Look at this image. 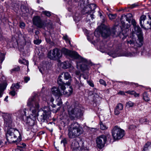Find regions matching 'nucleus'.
<instances>
[{"label":"nucleus","mask_w":151,"mask_h":151,"mask_svg":"<svg viewBox=\"0 0 151 151\" xmlns=\"http://www.w3.org/2000/svg\"><path fill=\"white\" fill-rule=\"evenodd\" d=\"M32 21L33 24L39 28H42L44 24L43 22L42 21L40 17L38 16L34 17Z\"/></svg>","instance_id":"f8f14e48"},{"label":"nucleus","mask_w":151,"mask_h":151,"mask_svg":"<svg viewBox=\"0 0 151 151\" xmlns=\"http://www.w3.org/2000/svg\"><path fill=\"white\" fill-rule=\"evenodd\" d=\"M99 82L101 84L104 85L105 86H106V84L105 82L102 79H100L99 80Z\"/></svg>","instance_id":"e433bc0d"},{"label":"nucleus","mask_w":151,"mask_h":151,"mask_svg":"<svg viewBox=\"0 0 151 151\" xmlns=\"http://www.w3.org/2000/svg\"><path fill=\"white\" fill-rule=\"evenodd\" d=\"M61 76H59L58 79V83L60 86V88L61 92L65 96H69L72 93L73 89L71 87L69 86L70 85V82L69 81L68 83H65L62 81Z\"/></svg>","instance_id":"423d86ee"},{"label":"nucleus","mask_w":151,"mask_h":151,"mask_svg":"<svg viewBox=\"0 0 151 151\" xmlns=\"http://www.w3.org/2000/svg\"><path fill=\"white\" fill-rule=\"evenodd\" d=\"M101 30L100 32L103 37L106 38L111 35V32L109 27L106 26L104 24H102L101 26Z\"/></svg>","instance_id":"9b49d317"},{"label":"nucleus","mask_w":151,"mask_h":151,"mask_svg":"<svg viewBox=\"0 0 151 151\" xmlns=\"http://www.w3.org/2000/svg\"><path fill=\"white\" fill-rule=\"evenodd\" d=\"M27 110H26V109H24V114L26 115V116L27 115Z\"/></svg>","instance_id":"4d7b16f0"},{"label":"nucleus","mask_w":151,"mask_h":151,"mask_svg":"<svg viewBox=\"0 0 151 151\" xmlns=\"http://www.w3.org/2000/svg\"><path fill=\"white\" fill-rule=\"evenodd\" d=\"M132 24L133 25L134 27L135 26H137L136 25V23L135 21L134 20H133L132 21Z\"/></svg>","instance_id":"de8ad7c7"},{"label":"nucleus","mask_w":151,"mask_h":151,"mask_svg":"<svg viewBox=\"0 0 151 151\" xmlns=\"http://www.w3.org/2000/svg\"><path fill=\"white\" fill-rule=\"evenodd\" d=\"M89 148L85 147L84 143L81 142V144L79 149L76 150V151H88Z\"/></svg>","instance_id":"6ab92c4d"},{"label":"nucleus","mask_w":151,"mask_h":151,"mask_svg":"<svg viewBox=\"0 0 151 151\" xmlns=\"http://www.w3.org/2000/svg\"><path fill=\"white\" fill-rule=\"evenodd\" d=\"M42 13L48 17H50L51 15L50 12L49 11H44L42 12Z\"/></svg>","instance_id":"72a5a7b5"},{"label":"nucleus","mask_w":151,"mask_h":151,"mask_svg":"<svg viewBox=\"0 0 151 151\" xmlns=\"http://www.w3.org/2000/svg\"><path fill=\"white\" fill-rule=\"evenodd\" d=\"M61 65L62 68H63L67 69L70 68L69 71L70 72H73L72 70H70L71 69H74V67L71 65L70 63L68 61L62 62Z\"/></svg>","instance_id":"dca6fc26"},{"label":"nucleus","mask_w":151,"mask_h":151,"mask_svg":"<svg viewBox=\"0 0 151 151\" xmlns=\"http://www.w3.org/2000/svg\"><path fill=\"white\" fill-rule=\"evenodd\" d=\"M51 93L55 96H60L62 95L59 88L57 87H53L51 89Z\"/></svg>","instance_id":"2eb2a0df"},{"label":"nucleus","mask_w":151,"mask_h":151,"mask_svg":"<svg viewBox=\"0 0 151 151\" xmlns=\"http://www.w3.org/2000/svg\"><path fill=\"white\" fill-rule=\"evenodd\" d=\"M62 75H63L64 78L66 80H68L71 78L70 75L67 72H64Z\"/></svg>","instance_id":"b1692460"},{"label":"nucleus","mask_w":151,"mask_h":151,"mask_svg":"<svg viewBox=\"0 0 151 151\" xmlns=\"http://www.w3.org/2000/svg\"><path fill=\"white\" fill-rule=\"evenodd\" d=\"M81 143L79 144L76 140H73L71 145V148L72 150V151H76V150L79 149L81 147Z\"/></svg>","instance_id":"f3484780"},{"label":"nucleus","mask_w":151,"mask_h":151,"mask_svg":"<svg viewBox=\"0 0 151 151\" xmlns=\"http://www.w3.org/2000/svg\"><path fill=\"white\" fill-rule=\"evenodd\" d=\"M99 14L100 16L101 17V18H102V17H104L103 16H102L101 13L100 12H99Z\"/></svg>","instance_id":"bf43d9fd"},{"label":"nucleus","mask_w":151,"mask_h":151,"mask_svg":"<svg viewBox=\"0 0 151 151\" xmlns=\"http://www.w3.org/2000/svg\"><path fill=\"white\" fill-rule=\"evenodd\" d=\"M101 129L103 130L106 129L107 128V127L105 124H103L102 122L100 123Z\"/></svg>","instance_id":"c756f323"},{"label":"nucleus","mask_w":151,"mask_h":151,"mask_svg":"<svg viewBox=\"0 0 151 151\" xmlns=\"http://www.w3.org/2000/svg\"><path fill=\"white\" fill-rule=\"evenodd\" d=\"M41 112H42V115L40 116L39 118L41 122H43L46 119L47 117L50 116L51 112L49 110H48L47 111L44 110L42 111Z\"/></svg>","instance_id":"4468645a"},{"label":"nucleus","mask_w":151,"mask_h":151,"mask_svg":"<svg viewBox=\"0 0 151 151\" xmlns=\"http://www.w3.org/2000/svg\"><path fill=\"white\" fill-rule=\"evenodd\" d=\"M125 93L130 94L133 95L135 93V91H134L129 90L126 91Z\"/></svg>","instance_id":"4c0bfd02"},{"label":"nucleus","mask_w":151,"mask_h":151,"mask_svg":"<svg viewBox=\"0 0 151 151\" xmlns=\"http://www.w3.org/2000/svg\"><path fill=\"white\" fill-rule=\"evenodd\" d=\"M122 35L123 36V37H122V39H124L127 36V35L126 33L124 34L123 33H122Z\"/></svg>","instance_id":"49530a36"},{"label":"nucleus","mask_w":151,"mask_h":151,"mask_svg":"<svg viewBox=\"0 0 151 151\" xmlns=\"http://www.w3.org/2000/svg\"><path fill=\"white\" fill-rule=\"evenodd\" d=\"M101 18L102 19V22H104L106 20V19H105V18L104 17V16L102 17V18Z\"/></svg>","instance_id":"6e6d98bb"},{"label":"nucleus","mask_w":151,"mask_h":151,"mask_svg":"<svg viewBox=\"0 0 151 151\" xmlns=\"http://www.w3.org/2000/svg\"><path fill=\"white\" fill-rule=\"evenodd\" d=\"M96 5L94 4H92L90 5L89 8L91 11H93L96 8Z\"/></svg>","instance_id":"473e14b6"},{"label":"nucleus","mask_w":151,"mask_h":151,"mask_svg":"<svg viewBox=\"0 0 151 151\" xmlns=\"http://www.w3.org/2000/svg\"><path fill=\"white\" fill-rule=\"evenodd\" d=\"M19 62L20 63L27 65V67L28 66L29 63L28 61L27 60H23L22 61H21L20 60H19Z\"/></svg>","instance_id":"2f4dec72"},{"label":"nucleus","mask_w":151,"mask_h":151,"mask_svg":"<svg viewBox=\"0 0 151 151\" xmlns=\"http://www.w3.org/2000/svg\"><path fill=\"white\" fill-rule=\"evenodd\" d=\"M20 69V67L19 66H17L14 68L11 69V70H10V72L11 73H12L13 72L18 71Z\"/></svg>","instance_id":"a878e982"},{"label":"nucleus","mask_w":151,"mask_h":151,"mask_svg":"<svg viewBox=\"0 0 151 151\" xmlns=\"http://www.w3.org/2000/svg\"><path fill=\"white\" fill-rule=\"evenodd\" d=\"M119 93L121 95H125V93H124V92L123 91H120L119 92Z\"/></svg>","instance_id":"864d4df0"},{"label":"nucleus","mask_w":151,"mask_h":151,"mask_svg":"<svg viewBox=\"0 0 151 151\" xmlns=\"http://www.w3.org/2000/svg\"><path fill=\"white\" fill-rule=\"evenodd\" d=\"M41 42V40H40L37 39L34 41V44L37 45H39Z\"/></svg>","instance_id":"c9c22d12"},{"label":"nucleus","mask_w":151,"mask_h":151,"mask_svg":"<svg viewBox=\"0 0 151 151\" xmlns=\"http://www.w3.org/2000/svg\"><path fill=\"white\" fill-rule=\"evenodd\" d=\"M4 124L6 127L9 128L14 126L10 115H6L4 117Z\"/></svg>","instance_id":"ddd939ff"},{"label":"nucleus","mask_w":151,"mask_h":151,"mask_svg":"<svg viewBox=\"0 0 151 151\" xmlns=\"http://www.w3.org/2000/svg\"><path fill=\"white\" fill-rule=\"evenodd\" d=\"M88 83L89 85L91 87H94V84L92 82H91L90 81H88Z\"/></svg>","instance_id":"c03bdc74"},{"label":"nucleus","mask_w":151,"mask_h":151,"mask_svg":"<svg viewBox=\"0 0 151 151\" xmlns=\"http://www.w3.org/2000/svg\"><path fill=\"white\" fill-rule=\"evenodd\" d=\"M123 83H124V84L125 85L127 84H132V85L134 84L135 85H136L137 84H136L134 83H130L129 82H127V81L124 82H123Z\"/></svg>","instance_id":"37998d69"},{"label":"nucleus","mask_w":151,"mask_h":151,"mask_svg":"<svg viewBox=\"0 0 151 151\" xmlns=\"http://www.w3.org/2000/svg\"><path fill=\"white\" fill-rule=\"evenodd\" d=\"M109 19L112 20L114 19L116 17V15L115 14H109L108 15Z\"/></svg>","instance_id":"c85d7f7f"},{"label":"nucleus","mask_w":151,"mask_h":151,"mask_svg":"<svg viewBox=\"0 0 151 151\" xmlns=\"http://www.w3.org/2000/svg\"><path fill=\"white\" fill-rule=\"evenodd\" d=\"M68 135L70 138H74L79 136L82 133V128L77 122L72 123L68 129Z\"/></svg>","instance_id":"20e7f679"},{"label":"nucleus","mask_w":151,"mask_h":151,"mask_svg":"<svg viewBox=\"0 0 151 151\" xmlns=\"http://www.w3.org/2000/svg\"><path fill=\"white\" fill-rule=\"evenodd\" d=\"M134 104L131 101H129L126 103V106L128 107L129 108L132 107L134 105Z\"/></svg>","instance_id":"cd10ccee"},{"label":"nucleus","mask_w":151,"mask_h":151,"mask_svg":"<svg viewBox=\"0 0 151 151\" xmlns=\"http://www.w3.org/2000/svg\"><path fill=\"white\" fill-rule=\"evenodd\" d=\"M113 137L115 139L122 138L124 135V131L117 126H115L112 130Z\"/></svg>","instance_id":"6e6552de"},{"label":"nucleus","mask_w":151,"mask_h":151,"mask_svg":"<svg viewBox=\"0 0 151 151\" xmlns=\"http://www.w3.org/2000/svg\"><path fill=\"white\" fill-rule=\"evenodd\" d=\"M144 27H142L145 29H151V20H148L147 23H145L144 26Z\"/></svg>","instance_id":"4be33fe9"},{"label":"nucleus","mask_w":151,"mask_h":151,"mask_svg":"<svg viewBox=\"0 0 151 151\" xmlns=\"http://www.w3.org/2000/svg\"><path fill=\"white\" fill-rule=\"evenodd\" d=\"M134 28L135 31L139 33L138 36V39L137 41H136L134 39L128 41L127 43L128 44H130L131 46L136 48L142 45L143 40L141 29L140 27L138 26H135Z\"/></svg>","instance_id":"39448f33"},{"label":"nucleus","mask_w":151,"mask_h":151,"mask_svg":"<svg viewBox=\"0 0 151 151\" xmlns=\"http://www.w3.org/2000/svg\"><path fill=\"white\" fill-rule=\"evenodd\" d=\"M74 69H71L70 70H72L73 72H74Z\"/></svg>","instance_id":"774afa93"},{"label":"nucleus","mask_w":151,"mask_h":151,"mask_svg":"<svg viewBox=\"0 0 151 151\" xmlns=\"http://www.w3.org/2000/svg\"><path fill=\"white\" fill-rule=\"evenodd\" d=\"M48 55L49 58L52 60L60 58L62 57L61 51L58 48H54L52 51H50Z\"/></svg>","instance_id":"1a4fd4ad"},{"label":"nucleus","mask_w":151,"mask_h":151,"mask_svg":"<svg viewBox=\"0 0 151 151\" xmlns=\"http://www.w3.org/2000/svg\"><path fill=\"white\" fill-rule=\"evenodd\" d=\"M8 96H7L6 97L5 99H4V100L6 101H7L8 100H6L8 98Z\"/></svg>","instance_id":"0e129e2a"},{"label":"nucleus","mask_w":151,"mask_h":151,"mask_svg":"<svg viewBox=\"0 0 151 151\" xmlns=\"http://www.w3.org/2000/svg\"><path fill=\"white\" fill-rule=\"evenodd\" d=\"M146 16L145 15H142L140 17V23L142 27H144L143 25L144 21L146 19Z\"/></svg>","instance_id":"412c9836"},{"label":"nucleus","mask_w":151,"mask_h":151,"mask_svg":"<svg viewBox=\"0 0 151 151\" xmlns=\"http://www.w3.org/2000/svg\"><path fill=\"white\" fill-rule=\"evenodd\" d=\"M124 55L127 57H131L132 56V55L131 53L129 52V53H128L127 54H126Z\"/></svg>","instance_id":"603ef678"},{"label":"nucleus","mask_w":151,"mask_h":151,"mask_svg":"<svg viewBox=\"0 0 151 151\" xmlns=\"http://www.w3.org/2000/svg\"><path fill=\"white\" fill-rule=\"evenodd\" d=\"M87 17H91L92 20L94 18V15L93 14H89L87 15Z\"/></svg>","instance_id":"a18cd8bd"},{"label":"nucleus","mask_w":151,"mask_h":151,"mask_svg":"<svg viewBox=\"0 0 151 151\" xmlns=\"http://www.w3.org/2000/svg\"><path fill=\"white\" fill-rule=\"evenodd\" d=\"M68 115L71 120H75L81 118L83 112L78 103H73L67 108Z\"/></svg>","instance_id":"7ed1b4c3"},{"label":"nucleus","mask_w":151,"mask_h":151,"mask_svg":"<svg viewBox=\"0 0 151 151\" xmlns=\"http://www.w3.org/2000/svg\"><path fill=\"white\" fill-rule=\"evenodd\" d=\"M62 104L61 102H59L57 104V105L58 106H60Z\"/></svg>","instance_id":"e2e57ef3"},{"label":"nucleus","mask_w":151,"mask_h":151,"mask_svg":"<svg viewBox=\"0 0 151 151\" xmlns=\"http://www.w3.org/2000/svg\"><path fill=\"white\" fill-rule=\"evenodd\" d=\"M39 101L38 98L35 99L34 97L29 98L28 101L27 105L29 108L28 114H30L28 118L27 121L31 126L34 124L35 121L39 115L38 112L40 107Z\"/></svg>","instance_id":"f257e3e1"},{"label":"nucleus","mask_w":151,"mask_h":151,"mask_svg":"<svg viewBox=\"0 0 151 151\" xmlns=\"http://www.w3.org/2000/svg\"><path fill=\"white\" fill-rule=\"evenodd\" d=\"M20 86L19 84L17 83L16 84H14L12 85L11 87V89L12 90H14L13 88L15 87L16 88L18 89L19 88Z\"/></svg>","instance_id":"7c9ffc66"},{"label":"nucleus","mask_w":151,"mask_h":151,"mask_svg":"<svg viewBox=\"0 0 151 151\" xmlns=\"http://www.w3.org/2000/svg\"><path fill=\"white\" fill-rule=\"evenodd\" d=\"M17 136H20V134L18 130L14 128L8 129L6 135V138L8 142L10 143L15 142Z\"/></svg>","instance_id":"0eeeda50"},{"label":"nucleus","mask_w":151,"mask_h":151,"mask_svg":"<svg viewBox=\"0 0 151 151\" xmlns=\"http://www.w3.org/2000/svg\"><path fill=\"white\" fill-rule=\"evenodd\" d=\"M20 26L21 28H23L25 26V24L23 22H21L20 24Z\"/></svg>","instance_id":"ea45409f"},{"label":"nucleus","mask_w":151,"mask_h":151,"mask_svg":"<svg viewBox=\"0 0 151 151\" xmlns=\"http://www.w3.org/2000/svg\"><path fill=\"white\" fill-rule=\"evenodd\" d=\"M9 94L12 96H14L15 95V92L13 90L10 92Z\"/></svg>","instance_id":"79ce46f5"},{"label":"nucleus","mask_w":151,"mask_h":151,"mask_svg":"<svg viewBox=\"0 0 151 151\" xmlns=\"http://www.w3.org/2000/svg\"><path fill=\"white\" fill-rule=\"evenodd\" d=\"M123 108V106L121 103L118 104L116 107L114 109V112L115 115H118L120 113L121 111L122 110Z\"/></svg>","instance_id":"a211bd4d"},{"label":"nucleus","mask_w":151,"mask_h":151,"mask_svg":"<svg viewBox=\"0 0 151 151\" xmlns=\"http://www.w3.org/2000/svg\"><path fill=\"white\" fill-rule=\"evenodd\" d=\"M6 87V85L5 83L0 84V97L2 96V92L5 90Z\"/></svg>","instance_id":"aec40b11"},{"label":"nucleus","mask_w":151,"mask_h":151,"mask_svg":"<svg viewBox=\"0 0 151 151\" xmlns=\"http://www.w3.org/2000/svg\"><path fill=\"white\" fill-rule=\"evenodd\" d=\"M151 146V142H147L144 145L142 151H148V148L149 147H150Z\"/></svg>","instance_id":"5701e85b"},{"label":"nucleus","mask_w":151,"mask_h":151,"mask_svg":"<svg viewBox=\"0 0 151 151\" xmlns=\"http://www.w3.org/2000/svg\"><path fill=\"white\" fill-rule=\"evenodd\" d=\"M143 98L144 100L146 101H150V99L148 96V95L146 92L144 93L143 94Z\"/></svg>","instance_id":"393cba45"},{"label":"nucleus","mask_w":151,"mask_h":151,"mask_svg":"<svg viewBox=\"0 0 151 151\" xmlns=\"http://www.w3.org/2000/svg\"><path fill=\"white\" fill-rule=\"evenodd\" d=\"M54 100V99L52 97H51L50 98V101L51 102H53Z\"/></svg>","instance_id":"13d9d810"},{"label":"nucleus","mask_w":151,"mask_h":151,"mask_svg":"<svg viewBox=\"0 0 151 151\" xmlns=\"http://www.w3.org/2000/svg\"><path fill=\"white\" fill-rule=\"evenodd\" d=\"M133 95H134V97H139V93H136L135 91V93Z\"/></svg>","instance_id":"8fccbe9b"},{"label":"nucleus","mask_w":151,"mask_h":151,"mask_svg":"<svg viewBox=\"0 0 151 151\" xmlns=\"http://www.w3.org/2000/svg\"><path fill=\"white\" fill-rule=\"evenodd\" d=\"M61 144H63V145L64 146L67 143V140L66 139H64L62 140L61 142Z\"/></svg>","instance_id":"58836bf2"},{"label":"nucleus","mask_w":151,"mask_h":151,"mask_svg":"<svg viewBox=\"0 0 151 151\" xmlns=\"http://www.w3.org/2000/svg\"><path fill=\"white\" fill-rule=\"evenodd\" d=\"M139 122L142 124H146L148 122V120L146 118H142L140 119Z\"/></svg>","instance_id":"bb28decb"},{"label":"nucleus","mask_w":151,"mask_h":151,"mask_svg":"<svg viewBox=\"0 0 151 151\" xmlns=\"http://www.w3.org/2000/svg\"><path fill=\"white\" fill-rule=\"evenodd\" d=\"M148 18H149L148 20L150 21V20H151V17H150L149 15H148Z\"/></svg>","instance_id":"680f3d73"},{"label":"nucleus","mask_w":151,"mask_h":151,"mask_svg":"<svg viewBox=\"0 0 151 151\" xmlns=\"http://www.w3.org/2000/svg\"><path fill=\"white\" fill-rule=\"evenodd\" d=\"M75 83H76V84L77 85H78V86H79V82L76 79L75 81Z\"/></svg>","instance_id":"5fc2aeb1"},{"label":"nucleus","mask_w":151,"mask_h":151,"mask_svg":"<svg viewBox=\"0 0 151 151\" xmlns=\"http://www.w3.org/2000/svg\"><path fill=\"white\" fill-rule=\"evenodd\" d=\"M83 77L85 79H86L87 78V77H85V76H83Z\"/></svg>","instance_id":"338daca9"},{"label":"nucleus","mask_w":151,"mask_h":151,"mask_svg":"<svg viewBox=\"0 0 151 151\" xmlns=\"http://www.w3.org/2000/svg\"><path fill=\"white\" fill-rule=\"evenodd\" d=\"M136 127V126L132 124L129 126L128 128L130 130L134 131Z\"/></svg>","instance_id":"f704fd0d"},{"label":"nucleus","mask_w":151,"mask_h":151,"mask_svg":"<svg viewBox=\"0 0 151 151\" xmlns=\"http://www.w3.org/2000/svg\"><path fill=\"white\" fill-rule=\"evenodd\" d=\"M75 74L77 76H80L81 75L80 72L79 71H76L75 72Z\"/></svg>","instance_id":"09e8293b"},{"label":"nucleus","mask_w":151,"mask_h":151,"mask_svg":"<svg viewBox=\"0 0 151 151\" xmlns=\"http://www.w3.org/2000/svg\"><path fill=\"white\" fill-rule=\"evenodd\" d=\"M60 51L62 55L63 54L72 58L78 59L76 65L78 69H80L82 71L88 70V65L89 64L87 60L80 56L76 52L70 51L64 47L62 48Z\"/></svg>","instance_id":"f03ea898"},{"label":"nucleus","mask_w":151,"mask_h":151,"mask_svg":"<svg viewBox=\"0 0 151 151\" xmlns=\"http://www.w3.org/2000/svg\"><path fill=\"white\" fill-rule=\"evenodd\" d=\"M63 39L65 40L66 41H67L68 40V36L67 35L64 36L63 37Z\"/></svg>","instance_id":"3c124183"},{"label":"nucleus","mask_w":151,"mask_h":151,"mask_svg":"<svg viewBox=\"0 0 151 151\" xmlns=\"http://www.w3.org/2000/svg\"><path fill=\"white\" fill-rule=\"evenodd\" d=\"M111 55L113 58H115L117 57V56L115 54L114 55L113 54H112Z\"/></svg>","instance_id":"052dcab7"},{"label":"nucleus","mask_w":151,"mask_h":151,"mask_svg":"<svg viewBox=\"0 0 151 151\" xmlns=\"http://www.w3.org/2000/svg\"><path fill=\"white\" fill-rule=\"evenodd\" d=\"M0 55L1 56L3 57H4V54L1 53H0Z\"/></svg>","instance_id":"69168bd1"},{"label":"nucleus","mask_w":151,"mask_h":151,"mask_svg":"<svg viewBox=\"0 0 151 151\" xmlns=\"http://www.w3.org/2000/svg\"><path fill=\"white\" fill-rule=\"evenodd\" d=\"M30 80V78L28 77H25L24 78V81L26 83H27Z\"/></svg>","instance_id":"a19ab883"},{"label":"nucleus","mask_w":151,"mask_h":151,"mask_svg":"<svg viewBox=\"0 0 151 151\" xmlns=\"http://www.w3.org/2000/svg\"><path fill=\"white\" fill-rule=\"evenodd\" d=\"M106 141V137L105 135H102L98 137L96 139L97 147L99 149H102L104 147Z\"/></svg>","instance_id":"9d476101"}]
</instances>
